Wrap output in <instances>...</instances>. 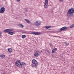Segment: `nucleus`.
<instances>
[{
	"label": "nucleus",
	"instance_id": "nucleus-18",
	"mask_svg": "<svg viewBox=\"0 0 74 74\" xmlns=\"http://www.w3.org/2000/svg\"><path fill=\"white\" fill-rule=\"evenodd\" d=\"M64 43L66 46H68V45H69V43H67V42H65Z\"/></svg>",
	"mask_w": 74,
	"mask_h": 74
},
{
	"label": "nucleus",
	"instance_id": "nucleus-17",
	"mask_svg": "<svg viewBox=\"0 0 74 74\" xmlns=\"http://www.w3.org/2000/svg\"><path fill=\"white\" fill-rule=\"evenodd\" d=\"M1 58H4L5 57V55H1L0 56Z\"/></svg>",
	"mask_w": 74,
	"mask_h": 74
},
{
	"label": "nucleus",
	"instance_id": "nucleus-14",
	"mask_svg": "<svg viewBox=\"0 0 74 74\" xmlns=\"http://www.w3.org/2000/svg\"><path fill=\"white\" fill-rule=\"evenodd\" d=\"M45 27H46V29H48V28H50L51 27V26H49V25H48V26H45Z\"/></svg>",
	"mask_w": 74,
	"mask_h": 74
},
{
	"label": "nucleus",
	"instance_id": "nucleus-27",
	"mask_svg": "<svg viewBox=\"0 0 74 74\" xmlns=\"http://www.w3.org/2000/svg\"><path fill=\"white\" fill-rule=\"evenodd\" d=\"M52 56L53 57H54L55 56L54 55H52Z\"/></svg>",
	"mask_w": 74,
	"mask_h": 74
},
{
	"label": "nucleus",
	"instance_id": "nucleus-13",
	"mask_svg": "<svg viewBox=\"0 0 74 74\" xmlns=\"http://www.w3.org/2000/svg\"><path fill=\"white\" fill-rule=\"evenodd\" d=\"M25 21L27 22V23H30V21L28 20L25 19Z\"/></svg>",
	"mask_w": 74,
	"mask_h": 74
},
{
	"label": "nucleus",
	"instance_id": "nucleus-12",
	"mask_svg": "<svg viewBox=\"0 0 74 74\" xmlns=\"http://www.w3.org/2000/svg\"><path fill=\"white\" fill-rule=\"evenodd\" d=\"M65 29H67V27H64L61 28L60 29L61 30H65Z\"/></svg>",
	"mask_w": 74,
	"mask_h": 74
},
{
	"label": "nucleus",
	"instance_id": "nucleus-11",
	"mask_svg": "<svg viewBox=\"0 0 74 74\" xmlns=\"http://www.w3.org/2000/svg\"><path fill=\"white\" fill-rule=\"evenodd\" d=\"M18 26L21 28H23L24 26L23 25L21 24H18Z\"/></svg>",
	"mask_w": 74,
	"mask_h": 74
},
{
	"label": "nucleus",
	"instance_id": "nucleus-9",
	"mask_svg": "<svg viewBox=\"0 0 74 74\" xmlns=\"http://www.w3.org/2000/svg\"><path fill=\"white\" fill-rule=\"evenodd\" d=\"M3 32L5 33H8V34H10V29H6L4 30H3Z\"/></svg>",
	"mask_w": 74,
	"mask_h": 74
},
{
	"label": "nucleus",
	"instance_id": "nucleus-33",
	"mask_svg": "<svg viewBox=\"0 0 74 74\" xmlns=\"http://www.w3.org/2000/svg\"><path fill=\"white\" fill-rule=\"evenodd\" d=\"M41 52H42V51H41Z\"/></svg>",
	"mask_w": 74,
	"mask_h": 74
},
{
	"label": "nucleus",
	"instance_id": "nucleus-1",
	"mask_svg": "<svg viewBox=\"0 0 74 74\" xmlns=\"http://www.w3.org/2000/svg\"><path fill=\"white\" fill-rule=\"evenodd\" d=\"M74 14V9L71 8L69 9L67 13V16L69 17L73 16Z\"/></svg>",
	"mask_w": 74,
	"mask_h": 74
},
{
	"label": "nucleus",
	"instance_id": "nucleus-8",
	"mask_svg": "<svg viewBox=\"0 0 74 74\" xmlns=\"http://www.w3.org/2000/svg\"><path fill=\"white\" fill-rule=\"evenodd\" d=\"M39 53L40 52L39 51H36L34 54V56H35V57H38V56H39V55H40V54H39Z\"/></svg>",
	"mask_w": 74,
	"mask_h": 74
},
{
	"label": "nucleus",
	"instance_id": "nucleus-10",
	"mask_svg": "<svg viewBox=\"0 0 74 74\" xmlns=\"http://www.w3.org/2000/svg\"><path fill=\"white\" fill-rule=\"evenodd\" d=\"M57 51V48H55L53 49L52 51V53H54L55 52H56Z\"/></svg>",
	"mask_w": 74,
	"mask_h": 74
},
{
	"label": "nucleus",
	"instance_id": "nucleus-15",
	"mask_svg": "<svg viewBox=\"0 0 74 74\" xmlns=\"http://www.w3.org/2000/svg\"><path fill=\"white\" fill-rule=\"evenodd\" d=\"M26 63L24 62H22V64L21 63V66H26Z\"/></svg>",
	"mask_w": 74,
	"mask_h": 74
},
{
	"label": "nucleus",
	"instance_id": "nucleus-31",
	"mask_svg": "<svg viewBox=\"0 0 74 74\" xmlns=\"http://www.w3.org/2000/svg\"><path fill=\"white\" fill-rule=\"evenodd\" d=\"M47 29H49V30H51V29L49 28Z\"/></svg>",
	"mask_w": 74,
	"mask_h": 74
},
{
	"label": "nucleus",
	"instance_id": "nucleus-28",
	"mask_svg": "<svg viewBox=\"0 0 74 74\" xmlns=\"http://www.w3.org/2000/svg\"><path fill=\"white\" fill-rule=\"evenodd\" d=\"M17 1H18V2H19L20 1H21V0H17Z\"/></svg>",
	"mask_w": 74,
	"mask_h": 74
},
{
	"label": "nucleus",
	"instance_id": "nucleus-2",
	"mask_svg": "<svg viewBox=\"0 0 74 74\" xmlns=\"http://www.w3.org/2000/svg\"><path fill=\"white\" fill-rule=\"evenodd\" d=\"M31 66L32 67H36L38 66V62L36 59H33L32 61Z\"/></svg>",
	"mask_w": 74,
	"mask_h": 74
},
{
	"label": "nucleus",
	"instance_id": "nucleus-25",
	"mask_svg": "<svg viewBox=\"0 0 74 74\" xmlns=\"http://www.w3.org/2000/svg\"><path fill=\"white\" fill-rule=\"evenodd\" d=\"M2 34L0 32V37L1 36V34Z\"/></svg>",
	"mask_w": 74,
	"mask_h": 74
},
{
	"label": "nucleus",
	"instance_id": "nucleus-4",
	"mask_svg": "<svg viewBox=\"0 0 74 74\" xmlns=\"http://www.w3.org/2000/svg\"><path fill=\"white\" fill-rule=\"evenodd\" d=\"M41 23L40 21H36L34 23V25L36 26H40Z\"/></svg>",
	"mask_w": 74,
	"mask_h": 74
},
{
	"label": "nucleus",
	"instance_id": "nucleus-26",
	"mask_svg": "<svg viewBox=\"0 0 74 74\" xmlns=\"http://www.w3.org/2000/svg\"><path fill=\"white\" fill-rule=\"evenodd\" d=\"M8 52H10V48H9L8 49Z\"/></svg>",
	"mask_w": 74,
	"mask_h": 74
},
{
	"label": "nucleus",
	"instance_id": "nucleus-29",
	"mask_svg": "<svg viewBox=\"0 0 74 74\" xmlns=\"http://www.w3.org/2000/svg\"><path fill=\"white\" fill-rule=\"evenodd\" d=\"M47 52H48V53H49V51H47Z\"/></svg>",
	"mask_w": 74,
	"mask_h": 74
},
{
	"label": "nucleus",
	"instance_id": "nucleus-20",
	"mask_svg": "<svg viewBox=\"0 0 74 74\" xmlns=\"http://www.w3.org/2000/svg\"><path fill=\"white\" fill-rule=\"evenodd\" d=\"M10 35H13V34H14V32H10Z\"/></svg>",
	"mask_w": 74,
	"mask_h": 74
},
{
	"label": "nucleus",
	"instance_id": "nucleus-30",
	"mask_svg": "<svg viewBox=\"0 0 74 74\" xmlns=\"http://www.w3.org/2000/svg\"><path fill=\"white\" fill-rule=\"evenodd\" d=\"M53 37H57V36H52Z\"/></svg>",
	"mask_w": 74,
	"mask_h": 74
},
{
	"label": "nucleus",
	"instance_id": "nucleus-3",
	"mask_svg": "<svg viewBox=\"0 0 74 74\" xmlns=\"http://www.w3.org/2000/svg\"><path fill=\"white\" fill-rule=\"evenodd\" d=\"M15 64L16 66L17 67H20V66H21V61L19 60H17L16 61Z\"/></svg>",
	"mask_w": 74,
	"mask_h": 74
},
{
	"label": "nucleus",
	"instance_id": "nucleus-32",
	"mask_svg": "<svg viewBox=\"0 0 74 74\" xmlns=\"http://www.w3.org/2000/svg\"><path fill=\"white\" fill-rule=\"evenodd\" d=\"M25 11H27V10H25Z\"/></svg>",
	"mask_w": 74,
	"mask_h": 74
},
{
	"label": "nucleus",
	"instance_id": "nucleus-19",
	"mask_svg": "<svg viewBox=\"0 0 74 74\" xmlns=\"http://www.w3.org/2000/svg\"><path fill=\"white\" fill-rule=\"evenodd\" d=\"M74 27V24H72L70 26V28H73V27Z\"/></svg>",
	"mask_w": 74,
	"mask_h": 74
},
{
	"label": "nucleus",
	"instance_id": "nucleus-16",
	"mask_svg": "<svg viewBox=\"0 0 74 74\" xmlns=\"http://www.w3.org/2000/svg\"><path fill=\"white\" fill-rule=\"evenodd\" d=\"M26 37V35H23L22 36V38L23 39L25 38Z\"/></svg>",
	"mask_w": 74,
	"mask_h": 74
},
{
	"label": "nucleus",
	"instance_id": "nucleus-6",
	"mask_svg": "<svg viewBox=\"0 0 74 74\" xmlns=\"http://www.w3.org/2000/svg\"><path fill=\"white\" fill-rule=\"evenodd\" d=\"M48 4V0H45V3L44 4V7L45 8H47Z\"/></svg>",
	"mask_w": 74,
	"mask_h": 74
},
{
	"label": "nucleus",
	"instance_id": "nucleus-24",
	"mask_svg": "<svg viewBox=\"0 0 74 74\" xmlns=\"http://www.w3.org/2000/svg\"><path fill=\"white\" fill-rule=\"evenodd\" d=\"M61 2H62V1H63V0H59Z\"/></svg>",
	"mask_w": 74,
	"mask_h": 74
},
{
	"label": "nucleus",
	"instance_id": "nucleus-5",
	"mask_svg": "<svg viewBox=\"0 0 74 74\" xmlns=\"http://www.w3.org/2000/svg\"><path fill=\"white\" fill-rule=\"evenodd\" d=\"M31 34L34 35H40L41 34V33L40 32H33L31 33Z\"/></svg>",
	"mask_w": 74,
	"mask_h": 74
},
{
	"label": "nucleus",
	"instance_id": "nucleus-23",
	"mask_svg": "<svg viewBox=\"0 0 74 74\" xmlns=\"http://www.w3.org/2000/svg\"><path fill=\"white\" fill-rule=\"evenodd\" d=\"M13 31V29H10V31L11 32Z\"/></svg>",
	"mask_w": 74,
	"mask_h": 74
},
{
	"label": "nucleus",
	"instance_id": "nucleus-7",
	"mask_svg": "<svg viewBox=\"0 0 74 74\" xmlns=\"http://www.w3.org/2000/svg\"><path fill=\"white\" fill-rule=\"evenodd\" d=\"M5 11V8H4V7H3L1 8L0 10V13L1 14H3V13H4Z\"/></svg>",
	"mask_w": 74,
	"mask_h": 74
},
{
	"label": "nucleus",
	"instance_id": "nucleus-21",
	"mask_svg": "<svg viewBox=\"0 0 74 74\" xmlns=\"http://www.w3.org/2000/svg\"><path fill=\"white\" fill-rule=\"evenodd\" d=\"M12 52V49H11V48L10 49V53H11Z\"/></svg>",
	"mask_w": 74,
	"mask_h": 74
},
{
	"label": "nucleus",
	"instance_id": "nucleus-22",
	"mask_svg": "<svg viewBox=\"0 0 74 74\" xmlns=\"http://www.w3.org/2000/svg\"><path fill=\"white\" fill-rule=\"evenodd\" d=\"M28 33V32L27 31H25L24 32V33H25V34H27Z\"/></svg>",
	"mask_w": 74,
	"mask_h": 74
}]
</instances>
